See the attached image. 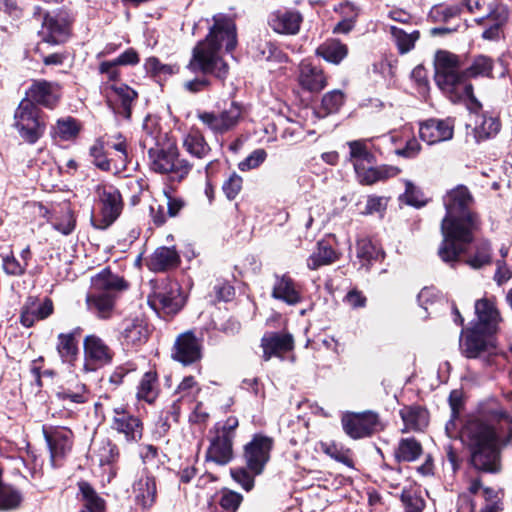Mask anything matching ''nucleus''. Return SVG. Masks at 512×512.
I'll return each instance as SVG.
<instances>
[{
	"instance_id": "f257e3e1",
	"label": "nucleus",
	"mask_w": 512,
	"mask_h": 512,
	"mask_svg": "<svg viewBox=\"0 0 512 512\" xmlns=\"http://www.w3.org/2000/svg\"><path fill=\"white\" fill-rule=\"evenodd\" d=\"M443 203L446 215L441 222L443 241L438 254L444 262L452 263L464 251L465 245L472 242L479 220L471 210L473 196L464 185L449 190Z\"/></svg>"
},
{
	"instance_id": "f03ea898",
	"label": "nucleus",
	"mask_w": 512,
	"mask_h": 512,
	"mask_svg": "<svg viewBox=\"0 0 512 512\" xmlns=\"http://www.w3.org/2000/svg\"><path fill=\"white\" fill-rule=\"evenodd\" d=\"M499 420L512 424V416L504 409H487L482 415L468 419L461 430V440L470 452V463L479 472L495 474L501 470L496 425Z\"/></svg>"
},
{
	"instance_id": "7ed1b4c3",
	"label": "nucleus",
	"mask_w": 512,
	"mask_h": 512,
	"mask_svg": "<svg viewBox=\"0 0 512 512\" xmlns=\"http://www.w3.org/2000/svg\"><path fill=\"white\" fill-rule=\"evenodd\" d=\"M213 26L208 35L193 49L192 58L187 65L191 72L213 74L223 79L228 72L227 64L220 56V49L224 46L231 52L237 45L236 25L232 18L218 14L213 17Z\"/></svg>"
},
{
	"instance_id": "20e7f679",
	"label": "nucleus",
	"mask_w": 512,
	"mask_h": 512,
	"mask_svg": "<svg viewBox=\"0 0 512 512\" xmlns=\"http://www.w3.org/2000/svg\"><path fill=\"white\" fill-rule=\"evenodd\" d=\"M166 135L156 124L146 120L143 125L141 143L148 150L151 170L159 174H171L173 179L182 180L192 169V165L179 158L178 148L174 144L164 145Z\"/></svg>"
},
{
	"instance_id": "39448f33",
	"label": "nucleus",
	"mask_w": 512,
	"mask_h": 512,
	"mask_svg": "<svg viewBox=\"0 0 512 512\" xmlns=\"http://www.w3.org/2000/svg\"><path fill=\"white\" fill-rule=\"evenodd\" d=\"M435 81L439 88L449 95L453 102L468 100L469 109L477 112L481 103L473 94V86L466 82L457 55L448 51H438L435 55Z\"/></svg>"
},
{
	"instance_id": "423d86ee",
	"label": "nucleus",
	"mask_w": 512,
	"mask_h": 512,
	"mask_svg": "<svg viewBox=\"0 0 512 512\" xmlns=\"http://www.w3.org/2000/svg\"><path fill=\"white\" fill-rule=\"evenodd\" d=\"M128 287L123 277L103 269L91 278V290L86 295L87 309L100 319L110 318L118 294Z\"/></svg>"
},
{
	"instance_id": "0eeeda50",
	"label": "nucleus",
	"mask_w": 512,
	"mask_h": 512,
	"mask_svg": "<svg viewBox=\"0 0 512 512\" xmlns=\"http://www.w3.org/2000/svg\"><path fill=\"white\" fill-rule=\"evenodd\" d=\"M13 126L23 141L34 144L43 136L46 122L42 111L35 104L22 99L14 112Z\"/></svg>"
},
{
	"instance_id": "6e6552de",
	"label": "nucleus",
	"mask_w": 512,
	"mask_h": 512,
	"mask_svg": "<svg viewBox=\"0 0 512 512\" xmlns=\"http://www.w3.org/2000/svg\"><path fill=\"white\" fill-rule=\"evenodd\" d=\"M493 334L473 326L463 329L460 338L462 354L470 359L483 358L485 365H492L498 355Z\"/></svg>"
},
{
	"instance_id": "1a4fd4ad",
	"label": "nucleus",
	"mask_w": 512,
	"mask_h": 512,
	"mask_svg": "<svg viewBox=\"0 0 512 512\" xmlns=\"http://www.w3.org/2000/svg\"><path fill=\"white\" fill-rule=\"evenodd\" d=\"M242 115L243 107L237 102H231L227 108L218 113H199L198 119L214 134H224L239 124Z\"/></svg>"
},
{
	"instance_id": "9d476101",
	"label": "nucleus",
	"mask_w": 512,
	"mask_h": 512,
	"mask_svg": "<svg viewBox=\"0 0 512 512\" xmlns=\"http://www.w3.org/2000/svg\"><path fill=\"white\" fill-rule=\"evenodd\" d=\"M341 422L345 433L353 439L365 438L383 429L378 414L372 411L345 414Z\"/></svg>"
},
{
	"instance_id": "9b49d317",
	"label": "nucleus",
	"mask_w": 512,
	"mask_h": 512,
	"mask_svg": "<svg viewBox=\"0 0 512 512\" xmlns=\"http://www.w3.org/2000/svg\"><path fill=\"white\" fill-rule=\"evenodd\" d=\"M96 193L101 203V217L95 221V227L106 229L121 214L123 208L121 194L111 185L97 186Z\"/></svg>"
},
{
	"instance_id": "f8f14e48",
	"label": "nucleus",
	"mask_w": 512,
	"mask_h": 512,
	"mask_svg": "<svg viewBox=\"0 0 512 512\" xmlns=\"http://www.w3.org/2000/svg\"><path fill=\"white\" fill-rule=\"evenodd\" d=\"M148 302L156 312L174 315L183 307L185 299L178 283L171 282L156 291Z\"/></svg>"
},
{
	"instance_id": "ddd939ff",
	"label": "nucleus",
	"mask_w": 512,
	"mask_h": 512,
	"mask_svg": "<svg viewBox=\"0 0 512 512\" xmlns=\"http://www.w3.org/2000/svg\"><path fill=\"white\" fill-rule=\"evenodd\" d=\"M85 371H94L109 364L113 358L111 348L95 334L87 335L83 341Z\"/></svg>"
},
{
	"instance_id": "4468645a",
	"label": "nucleus",
	"mask_w": 512,
	"mask_h": 512,
	"mask_svg": "<svg viewBox=\"0 0 512 512\" xmlns=\"http://www.w3.org/2000/svg\"><path fill=\"white\" fill-rule=\"evenodd\" d=\"M272 439L263 435H255L253 439L245 445L244 458L249 470L259 475L270 458L272 449Z\"/></svg>"
},
{
	"instance_id": "2eb2a0df",
	"label": "nucleus",
	"mask_w": 512,
	"mask_h": 512,
	"mask_svg": "<svg viewBox=\"0 0 512 512\" xmlns=\"http://www.w3.org/2000/svg\"><path fill=\"white\" fill-rule=\"evenodd\" d=\"M476 321L473 327L482 329L486 333H496L502 317L496 305L494 297H483L476 300L474 304Z\"/></svg>"
},
{
	"instance_id": "dca6fc26",
	"label": "nucleus",
	"mask_w": 512,
	"mask_h": 512,
	"mask_svg": "<svg viewBox=\"0 0 512 512\" xmlns=\"http://www.w3.org/2000/svg\"><path fill=\"white\" fill-rule=\"evenodd\" d=\"M111 428L123 435L127 442H138L143 435L142 421L121 407L113 409Z\"/></svg>"
},
{
	"instance_id": "f3484780",
	"label": "nucleus",
	"mask_w": 512,
	"mask_h": 512,
	"mask_svg": "<svg viewBox=\"0 0 512 512\" xmlns=\"http://www.w3.org/2000/svg\"><path fill=\"white\" fill-rule=\"evenodd\" d=\"M303 15L294 9H277L269 15L268 24L271 29L283 35H296L300 31Z\"/></svg>"
},
{
	"instance_id": "a211bd4d",
	"label": "nucleus",
	"mask_w": 512,
	"mask_h": 512,
	"mask_svg": "<svg viewBox=\"0 0 512 512\" xmlns=\"http://www.w3.org/2000/svg\"><path fill=\"white\" fill-rule=\"evenodd\" d=\"M454 134V121L447 119H429L419 128L420 138L429 145L448 141Z\"/></svg>"
},
{
	"instance_id": "6ab92c4d",
	"label": "nucleus",
	"mask_w": 512,
	"mask_h": 512,
	"mask_svg": "<svg viewBox=\"0 0 512 512\" xmlns=\"http://www.w3.org/2000/svg\"><path fill=\"white\" fill-rule=\"evenodd\" d=\"M60 86L54 82L38 80L32 83L26 91L24 99H28L33 104H39L46 108H54L60 99Z\"/></svg>"
},
{
	"instance_id": "aec40b11",
	"label": "nucleus",
	"mask_w": 512,
	"mask_h": 512,
	"mask_svg": "<svg viewBox=\"0 0 512 512\" xmlns=\"http://www.w3.org/2000/svg\"><path fill=\"white\" fill-rule=\"evenodd\" d=\"M137 93L125 84H113L107 93V103L114 113L129 119L131 116L132 103Z\"/></svg>"
},
{
	"instance_id": "412c9836",
	"label": "nucleus",
	"mask_w": 512,
	"mask_h": 512,
	"mask_svg": "<svg viewBox=\"0 0 512 512\" xmlns=\"http://www.w3.org/2000/svg\"><path fill=\"white\" fill-rule=\"evenodd\" d=\"M172 357L183 365H190L201 358V343L192 332L179 335L175 341Z\"/></svg>"
},
{
	"instance_id": "4be33fe9",
	"label": "nucleus",
	"mask_w": 512,
	"mask_h": 512,
	"mask_svg": "<svg viewBox=\"0 0 512 512\" xmlns=\"http://www.w3.org/2000/svg\"><path fill=\"white\" fill-rule=\"evenodd\" d=\"M298 83L309 92H320L327 85L323 70L309 60H302L298 67Z\"/></svg>"
},
{
	"instance_id": "5701e85b",
	"label": "nucleus",
	"mask_w": 512,
	"mask_h": 512,
	"mask_svg": "<svg viewBox=\"0 0 512 512\" xmlns=\"http://www.w3.org/2000/svg\"><path fill=\"white\" fill-rule=\"evenodd\" d=\"M46 442L50 449L51 459L54 462L57 458L63 457L72 447V431L59 427L51 431L43 430Z\"/></svg>"
},
{
	"instance_id": "b1692460",
	"label": "nucleus",
	"mask_w": 512,
	"mask_h": 512,
	"mask_svg": "<svg viewBox=\"0 0 512 512\" xmlns=\"http://www.w3.org/2000/svg\"><path fill=\"white\" fill-rule=\"evenodd\" d=\"M135 503L143 509L152 507L157 496L155 478L149 474L141 475L132 486Z\"/></svg>"
},
{
	"instance_id": "393cba45",
	"label": "nucleus",
	"mask_w": 512,
	"mask_h": 512,
	"mask_svg": "<svg viewBox=\"0 0 512 512\" xmlns=\"http://www.w3.org/2000/svg\"><path fill=\"white\" fill-rule=\"evenodd\" d=\"M181 146L191 157L202 160L211 153V147L203 133L197 128H191L182 135Z\"/></svg>"
},
{
	"instance_id": "a878e982",
	"label": "nucleus",
	"mask_w": 512,
	"mask_h": 512,
	"mask_svg": "<svg viewBox=\"0 0 512 512\" xmlns=\"http://www.w3.org/2000/svg\"><path fill=\"white\" fill-rule=\"evenodd\" d=\"M272 297L288 305H295L301 301V292L299 286L290 276L275 275Z\"/></svg>"
},
{
	"instance_id": "bb28decb",
	"label": "nucleus",
	"mask_w": 512,
	"mask_h": 512,
	"mask_svg": "<svg viewBox=\"0 0 512 512\" xmlns=\"http://www.w3.org/2000/svg\"><path fill=\"white\" fill-rule=\"evenodd\" d=\"M43 27L47 31L45 40L51 44L63 43L69 35V22L61 14H46Z\"/></svg>"
},
{
	"instance_id": "cd10ccee",
	"label": "nucleus",
	"mask_w": 512,
	"mask_h": 512,
	"mask_svg": "<svg viewBox=\"0 0 512 512\" xmlns=\"http://www.w3.org/2000/svg\"><path fill=\"white\" fill-rule=\"evenodd\" d=\"M354 170L359 182L364 185H372L378 181L395 177L400 173L398 167L387 165L374 167L373 165L363 164Z\"/></svg>"
},
{
	"instance_id": "c85d7f7f",
	"label": "nucleus",
	"mask_w": 512,
	"mask_h": 512,
	"mask_svg": "<svg viewBox=\"0 0 512 512\" xmlns=\"http://www.w3.org/2000/svg\"><path fill=\"white\" fill-rule=\"evenodd\" d=\"M263 359L268 361L272 356H279L293 348V338L289 334L269 333L261 340Z\"/></svg>"
},
{
	"instance_id": "c756f323",
	"label": "nucleus",
	"mask_w": 512,
	"mask_h": 512,
	"mask_svg": "<svg viewBox=\"0 0 512 512\" xmlns=\"http://www.w3.org/2000/svg\"><path fill=\"white\" fill-rule=\"evenodd\" d=\"M399 414L404 423L403 433L422 431L428 426L429 413L421 406H405Z\"/></svg>"
},
{
	"instance_id": "7c9ffc66",
	"label": "nucleus",
	"mask_w": 512,
	"mask_h": 512,
	"mask_svg": "<svg viewBox=\"0 0 512 512\" xmlns=\"http://www.w3.org/2000/svg\"><path fill=\"white\" fill-rule=\"evenodd\" d=\"M233 456L232 440L228 436H216L211 440L206 459L218 465H226Z\"/></svg>"
},
{
	"instance_id": "2f4dec72",
	"label": "nucleus",
	"mask_w": 512,
	"mask_h": 512,
	"mask_svg": "<svg viewBox=\"0 0 512 512\" xmlns=\"http://www.w3.org/2000/svg\"><path fill=\"white\" fill-rule=\"evenodd\" d=\"M179 262V255L174 248L159 247L150 256L147 266L154 272H160L175 268Z\"/></svg>"
},
{
	"instance_id": "473e14b6",
	"label": "nucleus",
	"mask_w": 512,
	"mask_h": 512,
	"mask_svg": "<svg viewBox=\"0 0 512 512\" xmlns=\"http://www.w3.org/2000/svg\"><path fill=\"white\" fill-rule=\"evenodd\" d=\"M148 326L142 319L135 318L124 322L122 338L127 345H137L148 338Z\"/></svg>"
},
{
	"instance_id": "72a5a7b5",
	"label": "nucleus",
	"mask_w": 512,
	"mask_h": 512,
	"mask_svg": "<svg viewBox=\"0 0 512 512\" xmlns=\"http://www.w3.org/2000/svg\"><path fill=\"white\" fill-rule=\"evenodd\" d=\"M80 334V328L70 333H60L57 337L56 349L64 362H72L78 354V342L76 337Z\"/></svg>"
},
{
	"instance_id": "f704fd0d",
	"label": "nucleus",
	"mask_w": 512,
	"mask_h": 512,
	"mask_svg": "<svg viewBox=\"0 0 512 512\" xmlns=\"http://www.w3.org/2000/svg\"><path fill=\"white\" fill-rule=\"evenodd\" d=\"M81 500L83 502L82 512H106L105 500L87 482L79 483Z\"/></svg>"
},
{
	"instance_id": "c9c22d12",
	"label": "nucleus",
	"mask_w": 512,
	"mask_h": 512,
	"mask_svg": "<svg viewBox=\"0 0 512 512\" xmlns=\"http://www.w3.org/2000/svg\"><path fill=\"white\" fill-rule=\"evenodd\" d=\"M349 147V161L354 169L363 165H374L375 157L367 147L365 140H354L347 143Z\"/></svg>"
},
{
	"instance_id": "e433bc0d",
	"label": "nucleus",
	"mask_w": 512,
	"mask_h": 512,
	"mask_svg": "<svg viewBox=\"0 0 512 512\" xmlns=\"http://www.w3.org/2000/svg\"><path fill=\"white\" fill-rule=\"evenodd\" d=\"M316 54L326 61L339 64L348 54V48L338 40L324 42L316 49Z\"/></svg>"
},
{
	"instance_id": "4c0bfd02",
	"label": "nucleus",
	"mask_w": 512,
	"mask_h": 512,
	"mask_svg": "<svg viewBox=\"0 0 512 512\" xmlns=\"http://www.w3.org/2000/svg\"><path fill=\"white\" fill-rule=\"evenodd\" d=\"M422 454V446L414 438H403L399 441L394 451L395 459L398 462H413Z\"/></svg>"
},
{
	"instance_id": "58836bf2",
	"label": "nucleus",
	"mask_w": 512,
	"mask_h": 512,
	"mask_svg": "<svg viewBox=\"0 0 512 512\" xmlns=\"http://www.w3.org/2000/svg\"><path fill=\"white\" fill-rule=\"evenodd\" d=\"M338 259L334 249L322 242L318 243L317 249L307 259V267L311 270L329 265Z\"/></svg>"
},
{
	"instance_id": "ea45409f",
	"label": "nucleus",
	"mask_w": 512,
	"mask_h": 512,
	"mask_svg": "<svg viewBox=\"0 0 512 512\" xmlns=\"http://www.w3.org/2000/svg\"><path fill=\"white\" fill-rule=\"evenodd\" d=\"M320 448L330 458L344 464L349 468L354 467V461L352 458V451L343 445L337 444L336 442H321Z\"/></svg>"
},
{
	"instance_id": "a19ab883",
	"label": "nucleus",
	"mask_w": 512,
	"mask_h": 512,
	"mask_svg": "<svg viewBox=\"0 0 512 512\" xmlns=\"http://www.w3.org/2000/svg\"><path fill=\"white\" fill-rule=\"evenodd\" d=\"M493 69L492 58L485 55L476 56L470 66L463 70V76L466 82L469 78L490 77Z\"/></svg>"
},
{
	"instance_id": "79ce46f5",
	"label": "nucleus",
	"mask_w": 512,
	"mask_h": 512,
	"mask_svg": "<svg viewBox=\"0 0 512 512\" xmlns=\"http://www.w3.org/2000/svg\"><path fill=\"white\" fill-rule=\"evenodd\" d=\"M500 130V123L494 117L478 115L474 127V137L479 142L496 135Z\"/></svg>"
},
{
	"instance_id": "37998d69",
	"label": "nucleus",
	"mask_w": 512,
	"mask_h": 512,
	"mask_svg": "<svg viewBox=\"0 0 512 512\" xmlns=\"http://www.w3.org/2000/svg\"><path fill=\"white\" fill-rule=\"evenodd\" d=\"M57 399L73 404H82L89 400V392L82 383H76L66 388H62L56 393Z\"/></svg>"
},
{
	"instance_id": "c03bdc74",
	"label": "nucleus",
	"mask_w": 512,
	"mask_h": 512,
	"mask_svg": "<svg viewBox=\"0 0 512 512\" xmlns=\"http://www.w3.org/2000/svg\"><path fill=\"white\" fill-rule=\"evenodd\" d=\"M390 33L397 45V48L401 54L408 53L411 51L416 41L419 39V32L417 30H414L410 33H407L403 29H400L396 26L390 27Z\"/></svg>"
},
{
	"instance_id": "a18cd8bd",
	"label": "nucleus",
	"mask_w": 512,
	"mask_h": 512,
	"mask_svg": "<svg viewBox=\"0 0 512 512\" xmlns=\"http://www.w3.org/2000/svg\"><path fill=\"white\" fill-rule=\"evenodd\" d=\"M157 396L158 389L156 374L147 372L143 375L140 381L137 391V398L151 404L155 401Z\"/></svg>"
},
{
	"instance_id": "49530a36",
	"label": "nucleus",
	"mask_w": 512,
	"mask_h": 512,
	"mask_svg": "<svg viewBox=\"0 0 512 512\" xmlns=\"http://www.w3.org/2000/svg\"><path fill=\"white\" fill-rule=\"evenodd\" d=\"M79 125L72 117L59 119L52 127V136L59 137L61 140H71L79 133Z\"/></svg>"
},
{
	"instance_id": "de8ad7c7",
	"label": "nucleus",
	"mask_w": 512,
	"mask_h": 512,
	"mask_svg": "<svg viewBox=\"0 0 512 512\" xmlns=\"http://www.w3.org/2000/svg\"><path fill=\"white\" fill-rule=\"evenodd\" d=\"M507 20V13L502 10L493 12L487 17L488 27L483 31L482 37L486 40H497L500 38L501 27Z\"/></svg>"
},
{
	"instance_id": "09e8293b",
	"label": "nucleus",
	"mask_w": 512,
	"mask_h": 512,
	"mask_svg": "<svg viewBox=\"0 0 512 512\" xmlns=\"http://www.w3.org/2000/svg\"><path fill=\"white\" fill-rule=\"evenodd\" d=\"M22 501L21 493L10 485L3 484L0 478V509L10 510L17 508Z\"/></svg>"
},
{
	"instance_id": "8fccbe9b",
	"label": "nucleus",
	"mask_w": 512,
	"mask_h": 512,
	"mask_svg": "<svg viewBox=\"0 0 512 512\" xmlns=\"http://www.w3.org/2000/svg\"><path fill=\"white\" fill-rule=\"evenodd\" d=\"M200 390V386L195 381L194 377L186 376L179 383L175 393L179 395V400L193 402L196 399Z\"/></svg>"
},
{
	"instance_id": "3c124183",
	"label": "nucleus",
	"mask_w": 512,
	"mask_h": 512,
	"mask_svg": "<svg viewBox=\"0 0 512 512\" xmlns=\"http://www.w3.org/2000/svg\"><path fill=\"white\" fill-rule=\"evenodd\" d=\"M466 263L474 269H479L485 265H489L491 263L490 244L487 241L481 242L477 246L475 254L469 257L466 260Z\"/></svg>"
},
{
	"instance_id": "603ef678",
	"label": "nucleus",
	"mask_w": 512,
	"mask_h": 512,
	"mask_svg": "<svg viewBox=\"0 0 512 512\" xmlns=\"http://www.w3.org/2000/svg\"><path fill=\"white\" fill-rule=\"evenodd\" d=\"M105 141L99 138L90 148V155L93 158V163L103 171L110 170V160L107 158L104 151Z\"/></svg>"
},
{
	"instance_id": "864d4df0",
	"label": "nucleus",
	"mask_w": 512,
	"mask_h": 512,
	"mask_svg": "<svg viewBox=\"0 0 512 512\" xmlns=\"http://www.w3.org/2000/svg\"><path fill=\"white\" fill-rule=\"evenodd\" d=\"M2 268L9 276L19 277L26 271V263L20 262L13 253L2 256Z\"/></svg>"
},
{
	"instance_id": "5fc2aeb1",
	"label": "nucleus",
	"mask_w": 512,
	"mask_h": 512,
	"mask_svg": "<svg viewBox=\"0 0 512 512\" xmlns=\"http://www.w3.org/2000/svg\"><path fill=\"white\" fill-rule=\"evenodd\" d=\"M402 198L407 204L418 208L426 204V200L424 199L421 190L409 180L405 181V192L402 195Z\"/></svg>"
},
{
	"instance_id": "6e6d98bb",
	"label": "nucleus",
	"mask_w": 512,
	"mask_h": 512,
	"mask_svg": "<svg viewBox=\"0 0 512 512\" xmlns=\"http://www.w3.org/2000/svg\"><path fill=\"white\" fill-rule=\"evenodd\" d=\"M105 144L117 151L119 155V160L122 163H125L128 159V144L126 138L121 133H116L114 135L108 136Z\"/></svg>"
},
{
	"instance_id": "4d7b16f0",
	"label": "nucleus",
	"mask_w": 512,
	"mask_h": 512,
	"mask_svg": "<svg viewBox=\"0 0 512 512\" xmlns=\"http://www.w3.org/2000/svg\"><path fill=\"white\" fill-rule=\"evenodd\" d=\"M400 499L406 512H422L425 508L424 499L416 493L403 491Z\"/></svg>"
},
{
	"instance_id": "13d9d810",
	"label": "nucleus",
	"mask_w": 512,
	"mask_h": 512,
	"mask_svg": "<svg viewBox=\"0 0 512 512\" xmlns=\"http://www.w3.org/2000/svg\"><path fill=\"white\" fill-rule=\"evenodd\" d=\"M344 103V94L340 90L326 93L322 98V107L327 113H335Z\"/></svg>"
},
{
	"instance_id": "bf43d9fd",
	"label": "nucleus",
	"mask_w": 512,
	"mask_h": 512,
	"mask_svg": "<svg viewBox=\"0 0 512 512\" xmlns=\"http://www.w3.org/2000/svg\"><path fill=\"white\" fill-rule=\"evenodd\" d=\"M242 500L243 497L241 494L234 491L225 490L223 491L220 499V506L225 512H236Z\"/></svg>"
},
{
	"instance_id": "052dcab7",
	"label": "nucleus",
	"mask_w": 512,
	"mask_h": 512,
	"mask_svg": "<svg viewBox=\"0 0 512 512\" xmlns=\"http://www.w3.org/2000/svg\"><path fill=\"white\" fill-rule=\"evenodd\" d=\"M267 153L264 149H256L238 165L241 171H248L259 167L266 159Z\"/></svg>"
},
{
	"instance_id": "680f3d73",
	"label": "nucleus",
	"mask_w": 512,
	"mask_h": 512,
	"mask_svg": "<svg viewBox=\"0 0 512 512\" xmlns=\"http://www.w3.org/2000/svg\"><path fill=\"white\" fill-rule=\"evenodd\" d=\"M242 178L237 174H232L223 184V192L230 200L234 199L242 188Z\"/></svg>"
},
{
	"instance_id": "e2e57ef3",
	"label": "nucleus",
	"mask_w": 512,
	"mask_h": 512,
	"mask_svg": "<svg viewBox=\"0 0 512 512\" xmlns=\"http://www.w3.org/2000/svg\"><path fill=\"white\" fill-rule=\"evenodd\" d=\"M387 206V199L382 196H369L367 198L365 210L362 211L363 215H371L374 213H382Z\"/></svg>"
},
{
	"instance_id": "0e129e2a",
	"label": "nucleus",
	"mask_w": 512,
	"mask_h": 512,
	"mask_svg": "<svg viewBox=\"0 0 512 512\" xmlns=\"http://www.w3.org/2000/svg\"><path fill=\"white\" fill-rule=\"evenodd\" d=\"M231 476L246 491H250L254 486L253 476L244 468L231 469Z\"/></svg>"
},
{
	"instance_id": "69168bd1",
	"label": "nucleus",
	"mask_w": 512,
	"mask_h": 512,
	"mask_svg": "<svg viewBox=\"0 0 512 512\" xmlns=\"http://www.w3.org/2000/svg\"><path fill=\"white\" fill-rule=\"evenodd\" d=\"M499 431L498 447L501 453V448L512 444V424L507 423L505 420H499L496 424Z\"/></svg>"
},
{
	"instance_id": "338daca9",
	"label": "nucleus",
	"mask_w": 512,
	"mask_h": 512,
	"mask_svg": "<svg viewBox=\"0 0 512 512\" xmlns=\"http://www.w3.org/2000/svg\"><path fill=\"white\" fill-rule=\"evenodd\" d=\"M167 200V214L170 217H176L184 208L185 201L180 197L173 196L169 191H164Z\"/></svg>"
},
{
	"instance_id": "774afa93",
	"label": "nucleus",
	"mask_w": 512,
	"mask_h": 512,
	"mask_svg": "<svg viewBox=\"0 0 512 512\" xmlns=\"http://www.w3.org/2000/svg\"><path fill=\"white\" fill-rule=\"evenodd\" d=\"M346 7L353 11V15L350 17H347L337 23V25L334 27V33H342L347 34L349 33L355 26V21L358 16V12L355 11L354 6L351 4H347Z\"/></svg>"
}]
</instances>
